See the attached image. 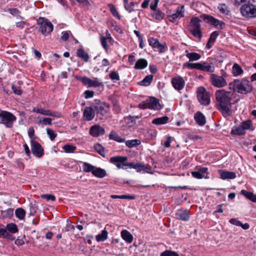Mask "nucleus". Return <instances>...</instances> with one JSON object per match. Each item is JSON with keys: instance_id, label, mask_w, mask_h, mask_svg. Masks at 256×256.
I'll return each mask as SVG.
<instances>
[{"instance_id": "obj_6", "label": "nucleus", "mask_w": 256, "mask_h": 256, "mask_svg": "<svg viewBox=\"0 0 256 256\" xmlns=\"http://www.w3.org/2000/svg\"><path fill=\"white\" fill-rule=\"evenodd\" d=\"M139 108L143 109L148 108L158 110L161 108V106L158 100L155 98L151 97L149 99L140 102L139 104Z\"/></svg>"}, {"instance_id": "obj_53", "label": "nucleus", "mask_w": 256, "mask_h": 256, "mask_svg": "<svg viewBox=\"0 0 256 256\" xmlns=\"http://www.w3.org/2000/svg\"><path fill=\"white\" fill-rule=\"evenodd\" d=\"M253 0H235V4L238 6L241 4H248Z\"/></svg>"}, {"instance_id": "obj_9", "label": "nucleus", "mask_w": 256, "mask_h": 256, "mask_svg": "<svg viewBox=\"0 0 256 256\" xmlns=\"http://www.w3.org/2000/svg\"><path fill=\"white\" fill-rule=\"evenodd\" d=\"M197 98L198 102L202 105L208 104V92L205 88L200 86L196 90Z\"/></svg>"}, {"instance_id": "obj_32", "label": "nucleus", "mask_w": 256, "mask_h": 256, "mask_svg": "<svg viewBox=\"0 0 256 256\" xmlns=\"http://www.w3.org/2000/svg\"><path fill=\"white\" fill-rule=\"evenodd\" d=\"M176 215L178 218L183 220H187L189 218L188 214L186 210H179L176 212Z\"/></svg>"}, {"instance_id": "obj_31", "label": "nucleus", "mask_w": 256, "mask_h": 256, "mask_svg": "<svg viewBox=\"0 0 256 256\" xmlns=\"http://www.w3.org/2000/svg\"><path fill=\"white\" fill-rule=\"evenodd\" d=\"M246 131L240 124L238 126H234L232 130V132L236 135H242L246 134Z\"/></svg>"}, {"instance_id": "obj_29", "label": "nucleus", "mask_w": 256, "mask_h": 256, "mask_svg": "<svg viewBox=\"0 0 256 256\" xmlns=\"http://www.w3.org/2000/svg\"><path fill=\"white\" fill-rule=\"evenodd\" d=\"M148 66L147 61L144 58H140L136 62L134 68L135 69H143Z\"/></svg>"}, {"instance_id": "obj_33", "label": "nucleus", "mask_w": 256, "mask_h": 256, "mask_svg": "<svg viewBox=\"0 0 256 256\" xmlns=\"http://www.w3.org/2000/svg\"><path fill=\"white\" fill-rule=\"evenodd\" d=\"M200 20L196 17L194 18L191 20L190 26V29L200 28Z\"/></svg>"}, {"instance_id": "obj_8", "label": "nucleus", "mask_w": 256, "mask_h": 256, "mask_svg": "<svg viewBox=\"0 0 256 256\" xmlns=\"http://www.w3.org/2000/svg\"><path fill=\"white\" fill-rule=\"evenodd\" d=\"M210 78L212 84L216 88H223L227 85L226 80L222 76L212 74Z\"/></svg>"}, {"instance_id": "obj_64", "label": "nucleus", "mask_w": 256, "mask_h": 256, "mask_svg": "<svg viewBox=\"0 0 256 256\" xmlns=\"http://www.w3.org/2000/svg\"><path fill=\"white\" fill-rule=\"evenodd\" d=\"M52 118H44L42 120V122L44 124H48V125L50 126V125L52 124Z\"/></svg>"}, {"instance_id": "obj_46", "label": "nucleus", "mask_w": 256, "mask_h": 256, "mask_svg": "<svg viewBox=\"0 0 256 256\" xmlns=\"http://www.w3.org/2000/svg\"><path fill=\"white\" fill-rule=\"evenodd\" d=\"M108 6L110 8V12L114 16L116 17L118 20L120 19V16L116 10L114 6L112 4H110Z\"/></svg>"}, {"instance_id": "obj_39", "label": "nucleus", "mask_w": 256, "mask_h": 256, "mask_svg": "<svg viewBox=\"0 0 256 256\" xmlns=\"http://www.w3.org/2000/svg\"><path fill=\"white\" fill-rule=\"evenodd\" d=\"M186 56L189 58L190 61L196 60L200 58V56L196 52L188 53Z\"/></svg>"}, {"instance_id": "obj_30", "label": "nucleus", "mask_w": 256, "mask_h": 256, "mask_svg": "<svg viewBox=\"0 0 256 256\" xmlns=\"http://www.w3.org/2000/svg\"><path fill=\"white\" fill-rule=\"evenodd\" d=\"M168 118L167 116L158 118L152 120V123L154 124L159 125L166 124L168 120Z\"/></svg>"}, {"instance_id": "obj_1", "label": "nucleus", "mask_w": 256, "mask_h": 256, "mask_svg": "<svg viewBox=\"0 0 256 256\" xmlns=\"http://www.w3.org/2000/svg\"><path fill=\"white\" fill-rule=\"evenodd\" d=\"M216 100L220 106V110L224 117L232 114L231 106L234 92L224 90H217L215 93Z\"/></svg>"}, {"instance_id": "obj_25", "label": "nucleus", "mask_w": 256, "mask_h": 256, "mask_svg": "<svg viewBox=\"0 0 256 256\" xmlns=\"http://www.w3.org/2000/svg\"><path fill=\"white\" fill-rule=\"evenodd\" d=\"M244 71L241 66L238 64L235 63L232 68V72L234 76L241 75Z\"/></svg>"}, {"instance_id": "obj_63", "label": "nucleus", "mask_w": 256, "mask_h": 256, "mask_svg": "<svg viewBox=\"0 0 256 256\" xmlns=\"http://www.w3.org/2000/svg\"><path fill=\"white\" fill-rule=\"evenodd\" d=\"M84 94H85V98H92L94 96V92L92 91L86 90L84 92Z\"/></svg>"}, {"instance_id": "obj_22", "label": "nucleus", "mask_w": 256, "mask_h": 256, "mask_svg": "<svg viewBox=\"0 0 256 256\" xmlns=\"http://www.w3.org/2000/svg\"><path fill=\"white\" fill-rule=\"evenodd\" d=\"M194 120L200 126H203L206 124V120L204 116L200 112H198L194 115Z\"/></svg>"}, {"instance_id": "obj_14", "label": "nucleus", "mask_w": 256, "mask_h": 256, "mask_svg": "<svg viewBox=\"0 0 256 256\" xmlns=\"http://www.w3.org/2000/svg\"><path fill=\"white\" fill-rule=\"evenodd\" d=\"M82 82L86 85L93 87L99 86L102 84L97 78L90 79L86 77H84L82 78Z\"/></svg>"}, {"instance_id": "obj_16", "label": "nucleus", "mask_w": 256, "mask_h": 256, "mask_svg": "<svg viewBox=\"0 0 256 256\" xmlns=\"http://www.w3.org/2000/svg\"><path fill=\"white\" fill-rule=\"evenodd\" d=\"M172 82L174 88L178 90H182L184 86V80L180 76L173 78Z\"/></svg>"}, {"instance_id": "obj_42", "label": "nucleus", "mask_w": 256, "mask_h": 256, "mask_svg": "<svg viewBox=\"0 0 256 256\" xmlns=\"http://www.w3.org/2000/svg\"><path fill=\"white\" fill-rule=\"evenodd\" d=\"M218 8L219 11L223 14H228L229 12L228 8L225 4H220Z\"/></svg>"}, {"instance_id": "obj_51", "label": "nucleus", "mask_w": 256, "mask_h": 256, "mask_svg": "<svg viewBox=\"0 0 256 256\" xmlns=\"http://www.w3.org/2000/svg\"><path fill=\"white\" fill-rule=\"evenodd\" d=\"M160 256H179V255L174 252L166 250L162 252Z\"/></svg>"}, {"instance_id": "obj_12", "label": "nucleus", "mask_w": 256, "mask_h": 256, "mask_svg": "<svg viewBox=\"0 0 256 256\" xmlns=\"http://www.w3.org/2000/svg\"><path fill=\"white\" fill-rule=\"evenodd\" d=\"M32 150L33 154L38 158H40L44 154L43 148L36 142L31 140Z\"/></svg>"}, {"instance_id": "obj_49", "label": "nucleus", "mask_w": 256, "mask_h": 256, "mask_svg": "<svg viewBox=\"0 0 256 256\" xmlns=\"http://www.w3.org/2000/svg\"><path fill=\"white\" fill-rule=\"evenodd\" d=\"M190 32L194 35V36L200 38L202 36L200 28L197 29H189Z\"/></svg>"}, {"instance_id": "obj_23", "label": "nucleus", "mask_w": 256, "mask_h": 256, "mask_svg": "<svg viewBox=\"0 0 256 256\" xmlns=\"http://www.w3.org/2000/svg\"><path fill=\"white\" fill-rule=\"evenodd\" d=\"M220 178L222 180L234 179L236 178V173L233 172L223 170L220 172Z\"/></svg>"}, {"instance_id": "obj_7", "label": "nucleus", "mask_w": 256, "mask_h": 256, "mask_svg": "<svg viewBox=\"0 0 256 256\" xmlns=\"http://www.w3.org/2000/svg\"><path fill=\"white\" fill-rule=\"evenodd\" d=\"M240 12L245 17H256V6L250 3L244 4L240 8Z\"/></svg>"}, {"instance_id": "obj_20", "label": "nucleus", "mask_w": 256, "mask_h": 256, "mask_svg": "<svg viewBox=\"0 0 256 256\" xmlns=\"http://www.w3.org/2000/svg\"><path fill=\"white\" fill-rule=\"evenodd\" d=\"M184 6L178 7L176 8V12L170 16V20L171 22H174L176 18L184 16Z\"/></svg>"}, {"instance_id": "obj_48", "label": "nucleus", "mask_w": 256, "mask_h": 256, "mask_svg": "<svg viewBox=\"0 0 256 256\" xmlns=\"http://www.w3.org/2000/svg\"><path fill=\"white\" fill-rule=\"evenodd\" d=\"M63 149L66 152H73L76 150V147L72 145L66 144L63 146Z\"/></svg>"}, {"instance_id": "obj_43", "label": "nucleus", "mask_w": 256, "mask_h": 256, "mask_svg": "<svg viewBox=\"0 0 256 256\" xmlns=\"http://www.w3.org/2000/svg\"><path fill=\"white\" fill-rule=\"evenodd\" d=\"M7 230L11 233L14 234L18 232V228L16 224L10 223L6 226Z\"/></svg>"}, {"instance_id": "obj_61", "label": "nucleus", "mask_w": 256, "mask_h": 256, "mask_svg": "<svg viewBox=\"0 0 256 256\" xmlns=\"http://www.w3.org/2000/svg\"><path fill=\"white\" fill-rule=\"evenodd\" d=\"M67 224L64 228L63 230L64 232H68L72 230H74V228L73 225H72L70 224H68V222L67 220Z\"/></svg>"}, {"instance_id": "obj_26", "label": "nucleus", "mask_w": 256, "mask_h": 256, "mask_svg": "<svg viewBox=\"0 0 256 256\" xmlns=\"http://www.w3.org/2000/svg\"><path fill=\"white\" fill-rule=\"evenodd\" d=\"M240 194L252 202H256V194H254L252 192H248L245 190H242L240 192Z\"/></svg>"}, {"instance_id": "obj_18", "label": "nucleus", "mask_w": 256, "mask_h": 256, "mask_svg": "<svg viewBox=\"0 0 256 256\" xmlns=\"http://www.w3.org/2000/svg\"><path fill=\"white\" fill-rule=\"evenodd\" d=\"M207 170L206 168H200L198 169V171L192 172V174L194 178H206L208 175Z\"/></svg>"}, {"instance_id": "obj_35", "label": "nucleus", "mask_w": 256, "mask_h": 256, "mask_svg": "<svg viewBox=\"0 0 256 256\" xmlns=\"http://www.w3.org/2000/svg\"><path fill=\"white\" fill-rule=\"evenodd\" d=\"M110 138L119 142H124L125 140L120 136L116 132H112L110 134Z\"/></svg>"}, {"instance_id": "obj_40", "label": "nucleus", "mask_w": 256, "mask_h": 256, "mask_svg": "<svg viewBox=\"0 0 256 256\" xmlns=\"http://www.w3.org/2000/svg\"><path fill=\"white\" fill-rule=\"evenodd\" d=\"M140 144V141L138 140H129L126 142V144L128 148H132Z\"/></svg>"}, {"instance_id": "obj_10", "label": "nucleus", "mask_w": 256, "mask_h": 256, "mask_svg": "<svg viewBox=\"0 0 256 256\" xmlns=\"http://www.w3.org/2000/svg\"><path fill=\"white\" fill-rule=\"evenodd\" d=\"M110 105L106 103L99 104L94 106V110L96 112L97 116L99 119H104V118L107 114Z\"/></svg>"}, {"instance_id": "obj_50", "label": "nucleus", "mask_w": 256, "mask_h": 256, "mask_svg": "<svg viewBox=\"0 0 256 256\" xmlns=\"http://www.w3.org/2000/svg\"><path fill=\"white\" fill-rule=\"evenodd\" d=\"M46 132L50 140H54L56 136V134L54 132V131L50 128H47Z\"/></svg>"}, {"instance_id": "obj_44", "label": "nucleus", "mask_w": 256, "mask_h": 256, "mask_svg": "<svg viewBox=\"0 0 256 256\" xmlns=\"http://www.w3.org/2000/svg\"><path fill=\"white\" fill-rule=\"evenodd\" d=\"M240 124L246 131V130H248L251 128L252 126V122L250 120H248L243 122Z\"/></svg>"}, {"instance_id": "obj_15", "label": "nucleus", "mask_w": 256, "mask_h": 256, "mask_svg": "<svg viewBox=\"0 0 256 256\" xmlns=\"http://www.w3.org/2000/svg\"><path fill=\"white\" fill-rule=\"evenodd\" d=\"M90 133L93 136L98 137L104 134V130L98 125H94L90 128Z\"/></svg>"}, {"instance_id": "obj_60", "label": "nucleus", "mask_w": 256, "mask_h": 256, "mask_svg": "<svg viewBox=\"0 0 256 256\" xmlns=\"http://www.w3.org/2000/svg\"><path fill=\"white\" fill-rule=\"evenodd\" d=\"M100 40L102 46L105 50H106L108 46L106 42V38L102 36L100 37Z\"/></svg>"}, {"instance_id": "obj_56", "label": "nucleus", "mask_w": 256, "mask_h": 256, "mask_svg": "<svg viewBox=\"0 0 256 256\" xmlns=\"http://www.w3.org/2000/svg\"><path fill=\"white\" fill-rule=\"evenodd\" d=\"M110 77L112 80H118L120 76L118 74L115 72H112L110 74Z\"/></svg>"}, {"instance_id": "obj_3", "label": "nucleus", "mask_w": 256, "mask_h": 256, "mask_svg": "<svg viewBox=\"0 0 256 256\" xmlns=\"http://www.w3.org/2000/svg\"><path fill=\"white\" fill-rule=\"evenodd\" d=\"M83 170L86 172H91L94 176L99 178H103L106 175L104 170L96 168L88 162L84 163Z\"/></svg>"}, {"instance_id": "obj_37", "label": "nucleus", "mask_w": 256, "mask_h": 256, "mask_svg": "<svg viewBox=\"0 0 256 256\" xmlns=\"http://www.w3.org/2000/svg\"><path fill=\"white\" fill-rule=\"evenodd\" d=\"M16 216L20 220H23L26 215L25 210L22 208H18L15 211Z\"/></svg>"}, {"instance_id": "obj_36", "label": "nucleus", "mask_w": 256, "mask_h": 256, "mask_svg": "<svg viewBox=\"0 0 256 256\" xmlns=\"http://www.w3.org/2000/svg\"><path fill=\"white\" fill-rule=\"evenodd\" d=\"M152 78V75H148L142 80L140 82L139 84L141 86H148L151 83Z\"/></svg>"}, {"instance_id": "obj_2", "label": "nucleus", "mask_w": 256, "mask_h": 256, "mask_svg": "<svg viewBox=\"0 0 256 256\" xmlns=\"http://www.w3.org/2000/svg\"><path fill=\"white\" fill-rule=\"evenodd\" d=\"M230 88L242 94H247L250 92L252 86L250 82L245 79L235 80L230 84Z\"/></svg>"}, {"instance_id": "obj_45", "label": "nucleus", "mask_w": 256, "mask_h": 256, "mask_svg": "<svg viewBox=\"0 0 256 256\" xmlns=\"http://www.w3.org/2000/svg\"><path fill=\"white\" fill-rule=\"evenodd\" d=\"M219 34V32L218 31H214L212 33L210 34V38H209V48L211 47L210 44L212 42H214L218 36Z\"/></svg>"}, {"instance_id": "obj_59", "label": "nucleus", "mask_w": 256, "mask_h": 256, "mask_svg": "<svg viewBox=\"0 0 256 256\" xmlns=\"http://www.w3.org/2000/svg\"><path fill=\"white\" fill-rule=\"evenodd\" d=\"M41 198H46L48 200H52L54 201L56 199L55 196L54 195L47 194H42L41 196Z\"/></svg>"}, {"instance_id": "obj_13", "label": "nucleus", "mask_w": 256, "mask_h": 256, "mask_svg": "<svg viewBox=\"0 0 256 256\" xmlns=\"http://www.w3.org/2000/svg\"><path fill=\"white\" fill-rule=\"evenodd\" d=\"M149 44L153 48H156L159 49L160 52H164L166 51V45L164 43V44H160L158 40L154 38H150L148 40Z\"/></svg>"}, {"instance_id": "obj_41", "label": "nucleus", "mask_w": 256, "mask_h": 256, "mask_svg": "<svg viewBox=\"0 0 256 256\" xmlns=\"http://www.w3.org/2000/svg\"><path fill=\"white\" fill-rule=\"evenodd\" d=\"M94 150L102 156L104 157L105 152L104 147L99 144H96L94 146Z\"/></svg>"}, {"instance_id": "obj_62", "label": "nucleus", "mask_w": 256, "mask_h": 256, "mask_svg": "<svg viewBox=\"0 0 256 256\" xmlns=\"http://www.w3.org/2000/svg\"><path fill=\"white\" fill-rule=\"evenodd\" d=\"M10 13L16 16H19L20 12L16 8H13L10 10Z\"/></svg>"}, {"instance_id": "obj_21", "label": "nucleus", "mask_w": 256, "mask_h": 256, "mask_svg": "<svg viewBox=\"0 0 256 256\" xmlns=\"http://www.w3.org/2000/svg\"><path fill=\"white\" fill-rule=\"evenodd\" d=\"M209 24L217 28L222 29L224 26V22L220 21L212 16H209Z\"/></svg>"}, {"instance_id": "obj_55", "label": "nucleus", "mask_w": 256, "mask_h": 256, "mask_svg": "<svg viewBox=\"0 0 256 256\" xmlns=\"http://www.w3.org/2000/svg\"><path fill=\"white\" fill-rule=\"evenodd\" d=\"M70 31L62 32V36L60 38L61 40L64 41L67 40L70 36Z\"/></svg>"}, {"instance_id": "obj_57", "label": "nucleus", "mask_w": 256, "mask_h": 256, "mask_svg": "<svg viewBox=\"0 0 256 256\" xmlns=\"http://www.w3.org/2000/svg\"><path fill=\"white\" fill-rule=\"evenodd\" d=\"M12 88L15 94L18 95H20L22 94V90L20 88H18L14 85H12Z\"/></svg>"}, {"instance_id": "obj_54", "label": "nucleus", "mask_w": 256, "mask_h": 256, "mask_svg": "<svg viewBox=\"0 0 256 256\" xmlns=\"http://www.w3.org/2000/svg\"><path fill=\"white\" fill-rule=\"evenodd\" d=\"M30 216H34L37 210L36 206L34 204H30Z\"/></svg>"}, {"instance_id": "obj_52", "label": "nucleus", "mask_w": 256, "mask_h": 256, "mask_svg": "<svg viewBox=\"0 0 256 256\" xmlns=\"http://www.w3.org/2000/svg\"><path fill=\"white\" fill-rule=\"evenodd\" d=\"M154 17L158 20H162L164 16V14L160 10H158L154 14Z\"/></svg>"}, {"instance_id": "obj_5", "label": "nucleus", "mask_w": 256, "mask_h": 256, "mask_svg": "<svg viewBox=\"0 0 256 256\" xmlns=\"http://www.w3.org/2000/svg\"><path fill=\"white\" fill-rule=\"evenodd\" d=\"M38 24L40 26L39 31L43 34H49L53 30L52 24L43 18H40L38 19Z\"/></svg>"}, {"instance_id": "obj_47", "label": "nucleus", "mask_w": 256, "mask_h": 256, "mask_svg": "<svg viewBox=\"0 0 256 256\" xmlns=\"http://www.w3.org/2000/svg\"><path fill=\"white\" fill-rule=\"evenodd\" d=\"M14 210L8 208L6 210L2 211V216L4 218H10L13 216Z\"/></svg>"}, {"instance_id": "obj_27", "label": "nucleus", "mask_w": 256, "mask_h": 256, "mask_svg": "<svg viewBox=\"0 0 256 256\" xmlns=\"http://www.w3.org/2000/svg\"><path fill=\"white\" fill-rule=\"evenodd\" d=\"M122 238L128 243H131L133 240L132 234L127 230H123L121 232Z\"/></svg>"}, {"instance_id": "obj_17", "label": "nucleus", "mask_w": 256, "mask_h": 256, "mask_svg": "<svg viewBox=\"0 0 256 256\" xmlns=\"http://www.w3.org/2000/svg\"><path fill=\"white\" fill-rule=\"evenodd\" d=\"M32 110L34 112L45 116H53L56 117H60V114L58 112H52L50 110H46L44 108H34Z\"/></svg>"}, {"instance_id": "obj_11", "label": "nucleus", "mask_w": 256, "mask_h": 256, "mask_svg": "<svg viewBox=\"0 0 256 256\" xmlns=\"http://www.w3.org/2000/svg\"><path fill=\"white\" fill-rule=\"evenodd\" d=\"M127 160L126 156H115L110 158V162L114 164L118 168H124V166H127L128 163L126 162Z\"/></svg>"}, {"instance_id": "obj_4", "label": "nucleus", "mask_w": 256, "mask_h": 256, "mask_svg": "<svg viewBox=\"0 0 256 256\" xmlns=\"http://www.w3.org/2000/svg\"><path fill=\"white\" fill-rule=\"evenodd\" d=\"M16 120V118L12 114L0 110V123L4 124L7 128H12Z\"/></svg>"}, {"instance_id": "obj_34", "label": "nucleus", "mask_w": 256, "mask_h": 256, "mask_svg": "<svg viewBox=\"0 0 256 256\" xmlns=\"http://www.w3.org/2000/svg\"><path fill=\"white\" fill-rule=\"evenodd\" d=\"M108 232L104 230L100 234H98L96 236V239L97 242H104L108 238Z\"/></svg>"}, {"instance_id": "obj_19", "label": "nucleus", "mask_w": 256, "mask_h": 256, "mask_svg": "<svg viewBox=\"0 0 256 256\" xmlns=\"http://www.w3.org/2000/svg\"><path fill=\"white\" fill-rule=\"evenodd\" d=\"M184 66L189 68H196L198 70H202L204 71L208 72V66H203L202 64L200 63L192 64L187 62L184 64Z\"/></svg>"}, {"instance_id": "obj_58", "label": "nucleus", "mask_w": 256, "mask_h": 256, "mask_svg": "<svg viewBox=\"0 0 256 256\" xmlns=\"http://www.w3.org/2000/svg\"><path fill=\"white\" fill-rule=\"evenodd\" d=\"M230 222L234 225H235L236 226H241L242 222L239 220H237L236 218H231L230 220Z\"/></svg>"}, {"instance_id": "obj_24", "label": "nucleus", "mask_w": 256, "mask_h": 256, "mask_svg": "<svg viewBox=\"0 0 256 256\" xmlns=\"http://www.w3.org/2000/svg\"><path fill=\"white\" fill-rule=\"evenodd\" d=\"M84 116L87 120H92L94 116V110L91 108H86L84 112Z\"/></svg>"}, {"instance_id": "obj_38", "label": "nucleus", "mask_w": 256, "mask_h": 256, "mask_svg": "<svg viewBox=\"0 0 256 256\" xmlns=\"http://www.w3.org/2000/svg\"><path fill=\"white\" fill-rule=\"evenodd\" d=\"M127 166H129L130 168H134L137 170V171H140L142 170H143L144 166L141 164H135L134 162H130L128 163Z\"/></svg>"}, {"instance_id": "obj_28", "label": "nucleus", "mask_w": 256, "mask_h": 256, "mask_svg": "<svg viewBox=\"0 0 256 256\" xmlns=\"http://www.w3.org/2000/svg\"><path fill=\"white\" fill-rule=\"evenodd\" d=\"M76 56L87 62L89 60L88 54L82 48H78L76 51Z\"/></svg>"}]
</instances>
